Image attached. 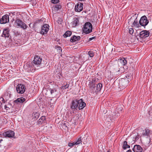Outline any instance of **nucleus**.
<instances>
[{
	"label": "nucleus",
	"instance_id": "obj_1",
	"mask_svg": "<svg viewBox=\"0 0 152 152\" xmlns=\"http://www.w3.org/2000/svg\"><path fill=\"white\" fill-rule=\"evenodd\" d=\"M92 25L90 23L87 22L85 23L83 29L84 32L86 34L89 33L92 31Z\"/></svg>",
	"mask_w": 152,
	"mask_h": 152
},
{
	"label": "nucleus",
	"instance_id": "obj_2",
	"mask_svg": "<svg viewBox=\"0 0 152 152\" xmlns=\"http://www.w3.org/2000/svg\"><path fill=\"white\" fill-rule=\"evenodd\" d=\"M152 135V131L148 129H145L142 131L141 136L149 138L150 140V137Z\"/></svg>",
	"mask_w": 152,
	"mask_h": 152
},
{
	"label": "nucleus",
	"instance_id": "obj_3",
	"mask_svg": "<svg viewBox=\"0 0 152 152\" xmlns=\"http://www.w3.org/2000/svg\"><path fill=\"white\" fill-rule=\"evenodd\" d=\"M15 24L17 27L23 29H26L27 27L25 23L19 19L16 20Z\"/></svg>",
	"mask_w": 152,
	"mask_h": 152
},
{
	"label": "nucleus",
	"instance_id": "obj_4",
	"mask_svg": "<svg viewBox=\"0 0 152 152\" xmlns=\"http://www.w3.org/2000/svg\"><path fill=\"white\" fill-rule=\"evenodd\" d=\"M148 20L147 19L145 15L142 17L139 21L140 25L143 26H146L148 24Z\"/></svg>",
	"mask_w": 152,
	"mask_h": 152
},
{
	"label": "nucleus",
	"instance_id": "obj_5",
	"mask_svg": "<svg viewBox=\"0 0 152 152\" xmlns=\"http://www.w3.org/2000/svg\"><path fill=\"white\" fill-rule=\"evenodd\" d=\"M26 88L23 84H20L18 85L16 87L17 92L19 94H23L25 91Z\"/></svg>",
	"mask_w": 152,
	"mask_h": 152
},
{
	"label": "nucleus",
	"instance_id": "obj_6",
	"mask_svg": "<svg viewBox=\"0 0 152 152\" xmlns=\"http://www.w3.org/2000/svg\"><path fill=\"white\" fill-rule=\"evenodd\" d=\"M79 100L75 99L72 101L70 105V108L72 110H77L78 107Z\"/></svg>",
	"mask_w": 152,
	"mask_h": 152
},
{
	"label": "nucleus",
	"instance_id": "obj_7",
	"mask_svg": "<svg viewBox=\"0 0 152 152\" xmlns=\"http://www.w3.org/2000/svg\"><path fill=\"white\" fill-rule=\"evenodd\" d=\"M9 16L7 14L4 15L0 19V23L1 24L6 23L9 22Z\"/></svg>",
	"mask_w": 152,
	"mask_h": 152
},
{
	"label": "nucleus",
	"instance_id": "obj_8",
	"mask_svg": "<svg viewBox=\"0 0 152 152\" xmlns=\"http://www.w3.org/2000/svg\"><path fill=\"white\" fill-rule=\"evenodd\" d=\"M48 92L50 93L51 96L52 98L55 97L58 94V92L56 88H50L47 91Z\"/></svg>",
	"mask_w": 152,
	"mask_h": 152
},
{
	"label": "nucleus",
	"instance_id": "obj_9",
	"mask_svg": "<svg viewBox=\"0 0 152 152\" xmlns=\"http://www.w3.org/2000/svg\"><path fill=\"white\" fill-rule=\"evenodd\" d=\"M49 29V26L47 24L44 25L42 26L41 33L44 35L46 34Z\"/></svg>",
	"mask_w": 152,
	"mask_h": 152
},
{
	"label": "nucleus",
	"instance_id": "obj_10",
	"mask_svg": "<svg viewBox=\"0 0 152 152\" xmlns=\"http://www.w3.org/2000/svg\"><path fill=\"white\" fill-rule=\"evenodd\" d=\"M139 34L140 37V38H143L149 36L150 34V32L148 31L144 30L140 32Z\"/></svg>",
	"mask_w": 152,
	"mask_h": 152
},
{
	"label": "nucleus",
	"instance_id": "obj_11",
	"mask_svg": "<svg viewBox=\"0 0 152 152\" xmlns=\"http://www.w3.org/2000/svg\"><path fill=\"white\" fill-rule=\"evenodd\" d=\"M42 61V59L39 56H36L34 57L33 62L35 65H39L41 64Z\"/></svg>",
	"mask_w": 152,
	"mask_h": 152
},
{
	"label": "nucleus",
	"instance_id": "obj_12",
	"mask_svg": "<svg viewBox=\"0 0 152 152\" xmlns=\"http://www.w3.org/2000/svg\"><path fill=\"white\" fill-rule=\"evenodd\" d=\"M14 132L12 131L9 130L3 133V135L5 137H11L14 135Z\"/></svg>",
	"mask_w": 152,
	"mask_h": 152
},
{
	"label": "nucleus",
	"instance_id": "obj_13",
	"mask_svg": "<svg viewBox=\"0 0 152 152\" xmlns=\"http://www.w3.org/2000/svg\"><path fill=\"white\" fill-rule=\"evenodd\" d=\"M83 8V4L82 3H78L75 7V10L76 12H80Z\"/></svg>",
	"mask_w": 152,
	"mask_h": 152
},
{
	"label": "nucleus",
	"instance_id": "obj_14",
	"mask_svg": "<svg viewBox=\"0 0 152 152\" xmlns=\"http://www.w3.org/2000/svg\"><path fill=\"white\" fill-rule=\"evenodd\" d=\"M78 102V108L79 110L83 109L86 105V103L83 102V100L81 99L79 100Z\"/></svg>",
	"mask_w": 152,
	"mask_h": 152
},
{
	"label": "nucleus",
	"instance_id": "obj_15",
	"mask_svg": "<svg viewBox=\"0 0 152 152\" xmlns=\"http://www.w3.org/2000/svg\"><path fill=\"white\" fill-rule=\"evenodd\" d=\"M9 31L10 30L9 29L6 28L4 29L1 36L5 37H9L10 35Z\"/></svg>",
	"mask_w": 152,
	"mask_h": 152
},
{
	"label": "nucleus",
	"instance_id": "obj_16",
	"mask_svg": "<svg viewBox=\"0 0 152 152\" xmlns=\"http://www.w3.org/2000/svg\"><path fill=\"white\" fill-rule=\"evenodd\" d=\"M133 150L134 152H142V148L139 145H134Z\"/></svg>",
	"mask_w": 152,
	"mask_h": 152
},
{
	"label": "nucleus",
	"instance_id": "obj_17",
	"mask_svg": "<svg viewBox=\"0 0 152 152\" xmlns=\"http://www.w3.org/2000/svg\"><path fill=\"white\" fill-rule=\"evenodd\" d=\"M79 23V18L77 17H75L73 19V21L71 23L72 26L75 27Z\"/></svg>",
	"mask_w": 152,
	"mask_h": 152
},
{
	"label": "nucleus",
	"instance_id": "obj_18",
	"mask_svg": "<svg viewBox=\"0 0 152 152\" xmlns=\"http://www.w3.org/2000/svg\"><path fill=\"white\" fill-rule=\"evenodd\" d=\"M122 109L123 108L122 107L119 108L117 109L113 113V114H112L113 116H115V117L118 116L119 115V114L121 112Z\"/></svg>",
	"mask_w": 152,
	"mask_h": 152
},
{
	"label": "nucleus",
	"instance_id": "obj_19",
	"mask_svg": "<svg viewBox=\"0 0 152 152\" xmlns=\"http://www.w3.org/2000/svg\"><path fill=\"white\" fill-rule=\"evenodd\" d=\"M61 6L60 5H56L54 7H52V11L53 13H56L58 10L60 9Z\"/></svg>",
	"mask_w": 152,
	"mask_h": 152
},
{
	"label": "nucleus",
	"instance_id": "obj_20",
	"mask_svg": "<svg viewBox=\"0 0 152 152\" xmlns=\"http://www.w3.org/2000/svg\"><path fill=\"white\" fill-rule=\"evenodd\" d=\"M89 86L91 90L92 91H94L95 90L96 86L94 82L93 81L90 82L89 84Z\"/></svg>",
	"mask_w": 152,
	"mask_h": 152
},
{
	"label": "nucleus",
	"instance_id": "obj_21",
	"mask_svg": "<svg viewBox=\"0 0 152 152\" xmlns=\"http://www.w3.org/2000/svg\"><path fill=\"white\" fill-rule=\"evenodd\" d=\"M80 36L76 37L75 35L73 36L70 39V41L72 42H73L77 41H78L80 39Z\"/></svg>",
	"mask_w": 152,
	"mask_h": 152
},
{
	"label": "nucleus",
	"instance_id": "obj_22",
	"mask_svg": "<svg viewBox=\"0 0 152 152\" xmlns=\"http://www.w3.org/2000/svg\"><path fill=\"white\" fill-rule=\"evenodd\" d=\"M26 100V99L23 97L19 98L14 101L15 103H22Z\"/></svg>",
	"mask_w": 152,
	"mask_h": 152
},
{
	"label": "nucleus",
	"instance_id": "obj_23",
	"mask_svg": "<svg viewBox=\"0 0 152 152\" xmlns=\"http://www.w3.org/2000/svg\"><path fill=\"white\" fill-rule=\"evenodd\" d=\"M45 116H42L39 120L38 123L39 124H42L43 123H45Z\"/></svg>",
	"mask_w": 152,
	"mask_h": 152
},
{
	"label": "nucleus",
	"instance_id": "obj_24",
	"mask_svg": "<svg viewBox=\"0 0 152 152\" xmlns=\"http://www.w3.org/2000/svg\"><path fill=\"white\" fill-rule=\"evenodd\" d=\"M119 62L123 65H125L127 63V61L124 58H122L119 60Z\"/></svg>",
	"mask_w": 152,
	"mask_h": 152
},
{
	"label": "nucleus",
	"instance_id": "obj_25",
	"mask_svg": "<svg viewBox=\"0 0 152 152\" xmlns=\"http://www.w3.org/2000/svg\"><path fill=\"white\" fill-rule=\"evenodd\" d=\"M132 26L137 28H138L140 27L139 23L137 20V18L134 20L132 25Z\"/></svg>",
	"mask_w": 152,
	"mask_h": 152
},
{
	"label": "nucleus",
	"instance_id": "obj_26",
	"mask_svg": "<svg viewBox=\"0 0 152 152\" xmlns=\"http://www.w3.org/2000/svg\"><path fill=\"white\" fill-rule=\"evenodd\" d=\"M102 87V84L101 83H99L97 85L96 88L95 89V92H97L100 91Z\"/></svg>",
	"mask_w": 152,
	"mask_h": 152
},
{
	"label": "nucleus",
	"instance_id": "obj_27",
	"mask_svg": "<svg viewBox=\"0 0 152 152\" xmlns=\"http://www.w3.org/2000/svg\"><path fill=\"white\" fill-rule=\"evenodd\" d=\"M11 94H10L8 92H6L4 94V97L6 100H8L11 97Z\"/></svg>",
	"mask_w": 152,
	"mask_h": 152
},
{
	"label": "nucleus",
	"instance_id": "obj_28",
	"mask_svg": "<svg viewBox=\"0 0 152 152\" xmlns=\"http://www.w3.org/2000/svg\"><path fill=\"white\" fill-rule=\"evenodd\" d=\"M72 32L70 31H67L64 34L63 36L64 37L66 38L67 37L70 36Z\"/></svg>",
	"mask_w": 152,
	"mask_h": 152
},
{
	"label": "nucleus",
	"instance_id": "obj_29",
	"mask_svg": "<svg viewBox=\"0 0 152 152\" xmlns=\"http://www.w3.org/2000/svg\"><path fill=\"white\" fill-rule=\"evenodd\" d=\"M135 19H134L133 16L131 17V18L128 20V23L129 24L131 25V26L132 25Z\"/></svg>",
	"mask_w": 152,
	"mask_h": 152
},
{
	"label": "nucleus",
	"instance_id": "obj_30",
	"mask_svg": "<svg viewBox=\"0 0 152 152\" xmlns=\"http://www.w3.org/2000/svg\"><path fill=\"white\" fill-rule=\"evenodd\" d=\"M130 145H128L127 144V142L126 141H124L123 148L124 149H126L127 148H130Z\"/></svg>",
	"mask_w": 152,
	"mask_h": 152
},
{
	"label": "nucleus",
	"instance_id": "obj_31",
	"mask_svg": "<svg viewBox=\"0 0 152 152\" xmlns=\"http://www.w3.org/2000/svg\"><path fill=\"white\" fill-rule=\"evenodd\" d=\"M69 84L68 83H66V84H63L62 86L61 87V89H63V90L65 89L68 88L69 86Z\"/></svg>",
	"mask_w": 152,
	"mask_h": 152
},
{
	"label": "nucleus",
	"instance_id": "obj_32",
	"mask_svg": "<svg viewBox=\"0 0 152 152\" xmlns=\"http://www.w3.org/2000/svg\"><path fill=\"white\" fill-rule=\"evenodd\" d=\"M4 108L7 110L12 108V105L10 103H9L7 105H4Z\"/></svg>",
	"mask_w": 152,
	"mask_h": 152
},
{
	"label": "nucleus",
	"instance_id": "obj_33",
	"mask_svg": "<svg viewBox=\"0 0 152 152\" xmlns=\"http://www.w3.org/2000/svg\"><path fill=\"white\" fill-rule=\"evenodd\" d=\"M88 55L90 57H93L94 53L93 51H89L88 53Z\"/></svg>",
	"mask_w": 152,
	"mask_h": 152
},
{
	"label": "nucleus",
	"instance_id": "obj_34",
	"mask_svg": "<svg viewBox=\"0 0 152 152\" xmlns=\"http://www.w3.org/2000/svg\"><path fill=\"white\" fill-rule=\"evenodd\" d=\"M81 137H80L78 139V140L75 142V144L77 145L81 143Z\"/></svg>",
	"mask_w": 152,
	"mask_h": 152
},
{
	"label": "nucleus",
	"instance_id": "obj_35",
	"mask_svg": "<svg viewBox=\"0 0 152 152\" xmlns=\"http://www.w3.org/2000/svg\"><path fill=\"white\" fill-rule=\"evenodd\" d=\"M134 32V29L133 28H130L129 29V33L131 34L132 35Z\"/></svg>",
	"mask_w": 152,
	"mask_h": 152
},
{
	"label": "nucleus",
	"instance_id": "obj_36",
	"mask_svg": "<svg viewBox=\"0 0 152 152\" xmlns=\"http://www.w3.org/2000/svg\"><path fill=\"white\" fill-rule=\"evenodd\" d=\"M126 82V83L128 82V81L126 80H125L124 79H122L120 81V83L121 84L122 83H124Z\"/></svg>",
	"mask_w": 152,
	"mask_h": 152
},
{
	"label": "nucleus",
	"instance_id": "obj_37",
	"mask_svg": "<svg viewBox=\"0 0 152 152\" xmlns=\"http://www.w3.org/2000/svg\"><path fill=\"white\" fill-rule=\"evenodd\" d=\"M59 2V0H52L51 2L52 3L55 4L58 3Z\"/></svg>",
	"mask_w": 152,
	"mask_h": 152
},
{
	"label": "nucleus",
	"instance_id": "obj_38",
	"mask_svg": "<svg viewBox=\"0 0 152 152\" xmlns=\"http://www.w3.org/2000/svg\"><path fill=\"white\" fill-rule=\"evenodd\" d=\"M0 103L1 104H2L3 103H4V99L3 98H0Z\"/></svg>",
	"mask_w": 152,
	"mask_h": 152
},
{
	"label": "nucleus",
	"instance_id": "obj_39",
	"mask_svg": "<svg viewBox=\"0 0 152 152\" xmlns=\"http://www.w3.org/2000/svg\"><path fill=\"white\" fill-rule=\"evenodd\" d=\"M75 145V142H73V143H69L68 144V145L69 147H71V146H72L73 145Z\"/></svg>",
	"mask_w": 152,
	"mask_h": 152
},
{
	"label": "nucleus",
	"instance_id": "obj_40",
	"mask_svg": "<svg viewBox=\"0 0 152 152\" xmlns=\"http://www.w3.org/2000/svg\"><path fill=\"white\" fill-rule=\"evenodd\" d=\"M124 67H121L120 68V69L119 70H118V72H120V73H122V72H124V71H123V69Z\"/></svg>",
	"mask_w": 152,
	"mask_h": 152
},
{
	"label": "nucleus",
	"instance_id": "obj_41",
	"mask_svg": "<svg viewBox=\"0 0 152 152\" xmlns=\"http://www.w3.org/2000/svg\"><path fill=\"white\" fill-rule=\"evenodd\" d=\"M58 50H60L61 51L62 50L61 49V48L60 47H58Z\"/></svg>",
	"mask_w": 152,
	"mask_h": 152
},
{
	"label": "nucleus",
	"instance_id": "obj_42",
	"mask_svg": "<svg viewBox=\"0 0 152 152\" xmlns=\"http://www.w3.org/2000/svg\"><path fill=\"white\" fill-rule=\"evenodd\" d=\"M94 37H92V38H91L89 39V40H91L92 39H94Z\"/></svg>",
	"mask_w": 152,
	"mask_h": 152
},
{
	"label": "nucleus",
	"instance_id": "obj_43",
	"mask_svg": "<svg viewBox=\"0 0 152 152\" xmlns=\"http://www.w3.org/2000/svg\"><path fill=\"white\" fill-rule=\"evenodd\" d=\"M132 151L130 150H129L126 151V152H131Z\"/></svg>",
	"mask_w": 152,
	"mask_h": 152
},
{
	"label": "nucleus",
	"instance_id": "obj_44",
	"mask_svg": "<svg viewBox=\"0 0 152 152\" xmlns=\"http://www.w3.org/2000/svg\"><path fill=\"white\" fill-rule=\"evenodd\" d=\"M138 139V138L137 137H136L135 138V140H137Z\"/></svg>",
	"mask_w": 152,
	"mask_h": 152
},
{
	"label": "nucleus",
	"instance_id": "obj_45",
	"mask_svg": "<svg viewBox=\"0 0 152 152\" xmlns=\"http://www.w3.org/2000/svg\"><path fill=\"white\" fill-rule=\"evenodd\" d=\"M2 141V140H0V141Z\"/></svg>",
	"mask_w": 152,
	"mask_h": 152
},
{
	"label": "nucleus",
	"instance_id": "obj_46",
	"mask_svg": "<svg viewBox=\"0 0 152 152\" xmlns=\"http://www.w3.org/2000/svg\"><path fill=\"white\" fill-rule=\"evenodd\" d=\"M107 152H110L109 151H107Z\"/></svg>",
	"mask_w": 152,
	"mask_h": 152
}]
</instances>
